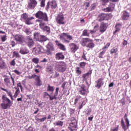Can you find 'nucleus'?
Instances as JSON below:
<instances>
[{
    "label": "nucleus",
    "instance_id": "obj_4",
    "mask_svg": "<svg viewBox=\"0 0 131 131\" xmlns=\"http://www.w3.org/2000/svg\"><path fill=\"white\" fill-rule=\"evenodd\" d=\"M35 17L38 19H42L44 21H49V18L47 13L42 12V11H39L35 14Z\"/></svg>",
    "mask_w": 131,
    "mask_h": 131
},
{
    "label": "nucleus",
    "instance_id": "obj_26",
    "mask_svg": "<svg viewBox=\"0 0 131 131\" xmlns=\"http://www.w3.org/2000/svg\"><path fill=\"white\" fill-rule=\"evenodd\" d=\"M86 47L89 49H93V48H95V43L93 41V39H91V41L89 42Z\"/></svg>",
    "mask_w": 131,
    "mask_h": 131
},
{
    "label": "nucleus",
    "instance_id": "obj_32",
    "mask_svg": "<svg viewBox=\"0 0 131 131\" xmlns=\"http://www.w3.org/2000/svg\"><path fill=\"white\" fill-rule=\"evenodd\" d=\"M59 92V88H56L55 90V92L54 93V96H52L53 100H57V96H58Z\"/></svg>",
    "mask_w": 131,
    "mask_h": 131
},
{
    "label": "nucleus",
    "instance_id": "obj_39",
    "mask_svg": "<svg viewBox=\"0 0 131 131\" xmlns=\"http://www.w3.org/2000/svg\"><path fill=\"white\" fill-rule=\"evenodd\" d=\"M98 28H99V25H96L94 28V30H90V33H91V34H94V33H95V32H96V30H98Z\"/></svg>",
    "mask_w": 131,
    "mask_h": 131
},
{
    "label": "nucleus",
    "instance_id": "obj_17",
    "mask_svg": "<svg viewBox=\"0 0 131 131\" xmlns=\"http://www.w3.org/2000/svg\"><path fill=\"white\" fill-rule=\"evenodd\" d=\"M107 27H108V26L106 24L102 23L100 26V29L99 31L101 33H104L105 31H106V30L107 29Z\"/></svg>",
    "mask_w": 131,
    "mask_h": 131
},
{
    "label": "nucleus",
    "instance_id": "obj_29",
    "mask_svg": "<svg viewBox=\"0 0 131 131\" xmlns=\"http://www.w3.org/2000/svg\"><path fill=\"white\" fill-rule=\"evenodd\" d=\"M57 7H58V5L56 3V1L53 0L51 2V9L55 10V9H56V8H57Z\"/></svg>",
    "mask_w": 131,
    "mask_h": 131
},
{
    "label": "nucleus",
    "instance_id": "obj_56",
    "mask_svg": "<svg viewBox=\"0 0 131 131\" xmlns=\"http://www.w3.org/2000/svg\"><path fill=\"white\" fill-rule=\"evenodd\" d=\"M25 32L27 33V34L29 35L31 33V31L30 29H26L25 30Z\"/></svg>",
    "mask_w": 131,
    "mask_h": 131
},
{
    "label": "nucleus",
    "instance_id": "obj_62",
    "mask_svg": "<svg viewBox=\"0 0 131 131\" xmlns=\"http://www.w3.org/2000/svg\"><path fill=\"white\" fill-rule=\"evenodd\" d=\"M26 131H34L33 130V127L30 126L28 127V128L26 129Z\"/></svg>",
    "mask_w": 131,
    "mask_h": 131
},
{
    "label": "nucleus",
    "instance_id": "obj_30",
    "mask_svg": "<svg viewBox=\"0 0 131 131\" xmlns=\"http://www.w3.org/2000/svg\"><path fill=\"white\" fill-rule=\"evenodd\" d=\"M48 97H49V99H50V101H53V100H54L53 96H51L47 92H44L43 93V98H48Z\"/></svg>",
    "mask_w": 131,
    "mask_h": 131
},
{
    "label": "nucleus",
    "instance_id": "obj_7",
    "mask_svg": "<svg viewBox=\"0 0 131 131\" xmlns=\"http://www.w3.org/2000/svg\"><path fill=\"white\" fill-rule=\"evenodd\" d=\"M33 52L34 55L41 54L42 53H43V48H42L40 45H39L37 47L33 48Z\"/></svg>",
    "mask_w": 131,
    "mask_h": 131
},
{
    "label": "nucleus",
    "instance_id": "obj_34",
    "mask_svg": "<svg viewBox=\"0 0 131 131\" xmlns=\"http://www.w3.org/2000/svg\"><path fill=\"white\" fill-rule=\"evenodd\" d=\"M1 90H2V91H4V92H6L8 96H9L10 97L13 96V95H12V92H11V91L9 92L7 89L3 88L2 87H1Z\"/></svg>",
    "mask_w": 131,
    "mask_h": 131
},
{
    "label": "nucleus",
    "instance_id": "obj_40",
    "mask_svg": "<svg viewBox=\"0 0 131 131\" xmlns=\"http://www.w3.org/2000/svg\"><path fill=\"white\" fill-rule=\"evenodd\" d=\"M82 35L83 36H90V33L88 32V30H84L83 31Z\"/></svg>",
    "mask_w": 131,
    "mask_h": 131
},
{
    "label": "nucleus",
    "instance_id": "obj_50",
    "mask_svg": "<svg viewBox=\"0 0 131 131\" xmlns=\"http://www.w3.org/2000/svg\"><path fill=\"white\" fill-rule=\"evenodd\" d=\"M36 82H37L36 85H37V86H40V85H41L42 84V83L41 82V81L40 80V79H39V80H37V81H36Z\"/></svg>",
    "mask_w": 131,
    "mask_h": 131
},
{
    "label": "nucleus",
    "instance_id": "obj_28",
    "mask_svg": "<svg viewBox=\"0 0 131 131\" xmlns=\"http://www.w3.org/2000/svg\"><path fill=\"white\" fill-rule=\"evenodd\" d=\"M47 48L48 50L49 51H54V45H53V43L52 42H49L47 46Z\"/></svg>",
    "mask_w": 131,
    "mask_h": 131
},
{
    "label": "nucleus",
    "instance_id": "obj_53",
    "mask_svg": "<svg viewBox=\"0 0 131 131\" xmlns=\"http://www.w3.org/2000/svg\"><path fill=\"white\" fill-rule=\"evenodd\" d=\"M33 77L35 81H36L37 80H38L39 79H40V76H37L35 74Z\"/></svg>",
    "mask_w": 131,
    "mask_h": 131
},
{
    "label": "nucleus",
    "instance_id": "obj_59",
    "mask_svg": "<svg viewBox=\"0 0 131 131\" xmlns=\"http://www.w3.org/2000/svg\"><path fill=\"white\" fill-rule=\"evenodd\" d=\"M15 60H16V59H14L10 62V65H11V66H15L16 65V62L15 61Z\"/></svg>",
    "mask_w": 131,
    "mask_h": 131
},
{
    "label": "nucleus",
    "instance_id": "obj_18",
    "mask_svg": "<svg viewBox=\"0 0 131 131\" xmlns=\"http://www.w3.org/2000/svg\"><path fill=\"white\" fill-rule=\"evenodd\" d=\"M92 71L93 70H91L89 71L88 73L85 74H83L82 75L83 79V80H85V81H86V83H87V84H88V81H86V79H88V78H89V76H90V75L92 74Z\"/></svg>",
    "mask_w": 131,
    "mask_h": 131
},
{
    "label": "nucleus",
    "instance_id": "obj_48",
    "mask_svg": "<svg viewBox=\"0 0 131 131\" xmlns=\"http://www.w3.org/2000/svg\"><path fill=\"white\" fill-rule=\"evenodd\" d=\"M13 56L14 57H16V58H20L21 56H20V54H19V53L16 52V51H14L13 52Z\"/></svg>",
    "mask_w": 131,
    "mask_h": 131
},
{
    "label": "nucleus",
    "instance_id": "obj_61",
    "mask_svg": "<svg viewBox=\"0 0 131 131\" xmlns=\"http://www.w3.org/2000/svg\"><path fill=\"white\" fill-rule=\"evenodd\" d=\"M69 111H70V114L72 115V114H73V113H74V112H75V110L72 109V108H70Z\"/></svg>",
    "mask_w": 131,
    "mask_h": 131
},
{
    "label": "nucleus",
    "instance_id": "obj_36",
    "mask_svg": "<svg viewBox=\"0 0 131 131\" xmlns=\"http://www.w3.org/2000/svg\"><path fill=\"white\" fill-rule=\"evenodd\" d=\"M54 125H55V126H63V122L58 121L57 122L54 123Z\"/></svg>",
    "mask_w": 131,
    "mask_h": 131
},
{
    "label": "nucleus",
    "instance_id": "obj_6",
    "mask_svg": "<svg viewBox=\"0 0 131 131\" xmlns=\"http://www.w3.org/2000/svg\"><path fill=\"white\" fill-rule=\"evenodd\" d=\"M56 21L57 23L60 25H64V24H65V22H64V15H63V13H60L58 14L56 17Z\"/></svg>",
    "mask_w": 131,
    "mask_h": 131
},
{
    "label": "nucleus",
    "instance_id": "obj_10",
    "mask_svg": "<svg viewBox=\"0 0 131 131\" xmlns=\"http://www.w3.org/2000/svg\"><path fill=\"white\" fill-rule=\"evenodd\" d=\"M68 128L70 131L77 130V122L75 121V122H72L70 124V126Z\"/></svg>",
    "mask_w": 131,
    "mask_h": 131
},
{
    "label": "nucleus",
    "instance_id": "obj_41",
    "mask_svg": "<svg viewBox=\"0 0 131 131\" xmlns=\"http://www.w3.org/2000/svg\"><path fill=\"white\" fill-rule=\"evenodd\" d=\"M105 52L106 51L103 50L102 51L100 52L99 53L98 57L103 59V58H104L103 56H104V55H105Z\"/></svg>",
    "mask_w": 131,
    "mask_h": 131
},
{
    "label": "nucleus",
    "instance_id": "obj_33",
    "mask_svg": "<svg viewBox=\"0 0 131 131\" xmlns=\"http://www.w3.org/2000/svg\"><path fill=\"white\" fill-rule=\"evenodd\" d=\"M55 91V88L54 86H50V84L48 85L47 87V92H51V93L54 92Z\"/></svg>",
    "mask_w": 131,
    "mask_h": 131
},
{
    "label": "nucleus",
    "instance_id": "obj_24",
    "mask_svg": "<svg viewBox=\"0 0 131 131\" xmlns=\"http://www.w3.org/2000/svg\"><path fill=\"white\" fill-rule=\"evenodd\" d=\"M55 43L56 44V46H57L60 50H62V51H65V50H66V48H65V46L62 43H60L59 41L56 40Z\"/></svg>",
    "mask_w": 131,
    "mask_h": 131
},
{
    "label": "nucleus",
    "instance_id": "obj_8",
    "mask_svg": "<svg viewBox=\"0 0 131 131\" xmlns=\"http://www.w3.org/2000/svg\"><path fill=\"white\" fill-rule=\"evenodd\" d=\"M29 2L28 4L27 8L28 9H33L37 5V2L36 0H29Z\"/></svg>",
    "mask_w": 131,
    "mask_h": 131
},
{
    "label": "nucleus",
    "instance_id": "obj_27",
    "mask_svg": "<svg viewBox=\"0 0 131 131\" xmlns=\"http://www.w3.org/2000/svg\"><path fill=\"white\" fill-rule=\"evenodd\" d=\"M122 18L123 20H127L129 18V13L126 11H124Z\"/></svg>",
    "mask_w": 131,
    "mask_h": 131
},
{
    "label": "nucleus",
    "instance_id": "obj_46",
    "mask_svg": "<svg viewBox=\"0 0 131 131\" xmlns=\"http://www.w3.org/2000/svg\"><path fill=\"white\" fill-rule=\"evenodd\" d=\"M118 51V50L117 49V48H113L111 50L110 53L111 54H116V53H117Z\"/></svg>",
    "mask_w": 131,
    "mask_h": 131
},
{
    "label": "nucleus",
    "instance_id": "obj_35",
    "mask_svg": "<svg viewBox=\"0 0 131 131\" xmlns=\"http://www.w3.org/2000/svg\"><path fill=\"white\" fill-rule=\"evenodd\" d=\"M46 119H47V117H44L42 118L39 119L37 117H36L35 118V120H36V121H37V122H43V121H45V120H46Z\"/></svg>",
    "mask_w": 131,
    "mask_h": 131
},
{
    "label": "nucleus",
    "instance_id": "obj_45",
    "mask_svg": "<svg viewBox=\"0 0 131 131\" xmlns=\"http://www.w3.org/2000/svg\"><path fill=\"white\" fill-rule=\"evenodd\" d=\"M40 38L41 41H46V40H48V38L43 35H41Z\"/></svg>",
    "mask_w": 131,
    "mask_h": 131
},
{
    "label": "nucleus",
    "instance_id": "obj_42",
    "mask_svg": "<svg viewBox=\"0 0 131 131\" xmlns=\"http://www.w3.org/2000/svg\"><path fill=\"white\" fill-rule=\"evenodd\" d=\"M112 18V14L110 13L105 14V20H109Z\"/></svg>",
    "mask_w": 131,
    "mask_h": 131
},
{
    "label": "nucleus",
    "instance_id": "obj_44",
    "mask_svg": "<svg viewBox=\"0 0 131 131\" xmlns=\"http://www.w3.org/2000/svg\"><path fill=\"white\" fill-rule=\"evenodd\" d=\"M40 36H41V35L38 32H36L34 33V37L35 38H39V37L40 38Z\"/></svg>",
    "mask_w": 131,
    "mask_h": 131
},
{
    "label": "nucleus",
    "instance_id": "obj_23",
    "mask_svg": "<svg viewBox=\"0 0 131 131\" xmlns=\"http://www.w3.org/2000/svg\"><path fill=\"white\" fill-rule=\"evenodd\" d=\"M105 17H106V14L101 13L98 15L97 17V20H98L99 22H101V21H104V20H105Z\"/></svg>",
    "mask_w": 131,
    "mask_h": 131
},
{
    "label": "nucleus",
    "instance_id": "obj_19",
    "mask_svg": "<svg viewBox=\"0 0 131 131\" xmlns=\"http://www.w3.org/2000/svg\"><path fill=\"white\" fill-rule=\"evenodd\" d=\"M97 84L95 85V88H97L98 89H100L101 86L104 84V82H103V79L102 78H99L98 80L96 81Z\"/></svg>",
    "mask_w": 131,
    "mask_h": 131
},
{
    "label": "nucleus",
    "instance_id": "obj_14",
    "mask_svg": "<svg viewBox=\"0 0 131 131\" xmlns=\"http://www.w3.org/2000/svg\"><path fill=\"white\" fill-rule=\"evenodd\" d=\"M14 38L15 40L19 42V43H23V42H24V37L21 35L17 34L15 35Z\"/></svg>",
    "mask_w": 131,
    "mask_h": 131
},
{
    "label": "nucleus",
    "instance_id": "obj_16",
    "mask_svg": "<svg viewBox=\"0 0 131 131\" xmlns=\"http://www.w3.org/2000/svg\"><path fill=\"white\" fill-rule=\"evenodd\" d=\"M70 50L72 53H75L78 50V47L74 43H71L69 45Z\"/></svg>",
    "mask_w": 131,
    "mask_h": 131
},
{
    "label": "nucleus",
    "instance_id": "obj_11",
    "mask_svg": "<svg viewBox=\"0 0 131 131\" xmlns=\"http://www.w3.org/2000/svg\"><path fill=\"white\" fill-rule=\"evenodd\" d=\"M26 44L29 48H32L34 46V41L32 39V38L30 36H27L26 37Z\"/></svg>",
    "mask_w": 131,
    "mask_h": 131
},
{
    "label": "nucleus",
    "instance_id": "obj_47",
    "mask_svg": "<svg viewBox=\"0 0 131 131\" xmlns=\"http://www.w3.org/2000/svg\"><path fill=\"white\" fill-rule=\"evenodd\" d=\"M83 6L85 7V10H88V8L90 7V3L84 2L83 4Z\"/></svg>",
    "mask_w": 131,
    "mask_h": 131
},
{
    "label": "nucleus",
    "instance_id": "obj_49",
    "mask_svg": "<svg viewBox=\"0 0 131 131\" xmlns=\"http://www.w3.org/2000/svg\"><path fill=\"white\" fill-rule=\"evenodd\" d=\"M96 7H97V4L96 3L93 4L91 6L90 11L95 10V9H96Z\"/></svg>",
    "mask_w": 131,
    "mask_h": 131
},
{
    "label": "nucleus",
    "instance_id": "obj_58",
    "mask_svg": "<svg viewBox=\"0 0 131 131\" xmlns=\"http://www.w3.org/2000/svg\"><path fill=\"white\" fill-rule=\"evenodd\" d=\"M102 6H105V4L106 3H109V0H101Z\"/></svg>",
    "mask_w": 131,
    "mask_h": 131
},
{
    "label": "nucleus",
    "instance_id": "obj_43",
    "mask_svg": "<svg viewBox=\"0 0 131 131\" xmlns=\"http://www.w3.org/2000/svg\"><path fill=\"white\" fill-rule=\"evenodd\" d=\"M4 80L7 85H9V84L11 83V82L10 81V79H9V78L8 77L4 78Z\"/></svg>",
    "mask_w": 131,
    "mask_h": 131
},
{
    "label": "nucleus",
    "instance_id": "obj_52",
    "mask_svg": "<svg viewBox=\"0 0 131 131\" xmlns=\"http://www.w3.org/2000/svg\"><path fill=\"white\" fill-rule=\"evenodd\" d=\"M45 3H46V0H41V1L40 7L41 8H43V7H45V6H46Z\"/></svg>",
    "mask_w": 131,
    "mask_h": 131
},
{
    "label": "nucleus",
    "instance_id": "obj_57",
    "mask_svg": "<svg viewBox=\"0 0 131 131\" xmlns=\"http://www.w3.org/2000/svg\"><path fill=\"white\" fill-rule=\"evenodd\" d=\"M86 63L84 62H81L80 63V66L81 68H84V67H85V65H86Z\"/></svg>",
    "mask_w": 131,
    "mask_h": 131
},
{
    "label": "nucleus",
    "instance_id": "obj_63",
    "mask_svg": "<svg viewBox=\"0 0 131 131\" xmlns=\"http://www.w3.org/2000/svg\"><path fill=\"white\" fill-rule=\"evenodd\" d=\"M10 43L13 48L16 46V43L14 41H10Z\"/></svg>",
    "mask_w": 131,
    "mask_h": 131
},
{
    "label": "nucleus",
    "instance_id": "obj_21",
    "mask_svg": "<svg viewBox=\"0 0 131 131\" xmlns=\"http://www.w3.org/2000/svg\"><path fill=\"white\" fill-rule=\"evenodd\" d=\"M55 58L56 60H64V58L65 57L64 56V55H63L62 53H57L55 55Z\"/></svg>",
    "mask_w": 131,
    "mask_h": 131
},
{
    "label": "nucleus",
    "instance_id": "obj_22",
    "mask_svg": "<svg viewBox=\"0 0 131 131\" xmlns=\"http://www.w3.org/2000/svg\"><path fill=\"white\" fill-rule=\"evenodd\" d=\"M19 53L21 55H26L29 53V50L26 47H23L20 49Z\"/></svg>",
    "mask_w": 131,
    "mask_h": 131
},
{
    "label": "nucleus",
    "instance_id": "obj_5",
    "mask_svg": "<svg viewBox=\"0 0 131 131\" xmlns=\"http://www.w3.org/2000/svg\"><path fill=\"white\" fill-rule=\"evenodd\" d=\"M124 118L125 120V122L127 126H125V123H124V121L123 120V119H121V124L123 129H124V130H126V129H127L129 126V121L128 120V118H127V115L126 114H125L124 116Z\"/></svg>",
    "mask_w": 131,
    "mask_h": 131
},
{
    "label": "nucleus",
    "instance_id": "obj_12",
    "mask_svg": "<svg viewBox=\"0 0 131 131\" xmlns=\"http://www.w3.org/2000/svg\"><path fill=\"white\" fill-rule=\"evenodd\" d=\"M79 94L80 95H82V96H85L88 94V90L85 89V85H81L80 86V90L79 91Z\"/></svg>",
    "mask_w": 131,
    "mask_h": 131
},
{
    "label": "nucleus",
    "instance_id": "obj_3",
    "mask_svg": "<svg viewBox=\"0 0 131 131\" xmlns=\"http://www.w3.org/2000/svg\"><path fill=\"white\" fill-rule=\"evenodd\" d=\"M55 67L57 69L59 72L63 73L64 72V71H66V64L63 61L57 62Z\"/></svg>",
    "mask_w": 131,
    "mask_h": 131
},
{
    "label": "nucleus",
    "instance_id": "obj_64",
    "mask_svg": "<svg viewBox=\"0 0 131 131\" xmlns=\"http://www.w3.org/2000/svg\"><path fill=\"white\" fill-rule=\"evenodd\" d=\"M109 47H110V43H107L106 46H105L102 48V50H104V49H107V48H109Z\"/></svg>",
    "mask_w": 131,
    "mask_h": 131
},
{
    "label": "nucleus",
    "instance_id": "obj_2",
    "mask_svg": "<svg viewBox=\"0 0 131 131\" xmlns=\"http://www.w3.org/2000/svg\"><path fill=\"white\" fill-rule=\"evenodd\" d=\"M33 19H34L33 16L29 17L28 15L26 13H24L21 16V20H22V21H25V24H27V25H30L32 24L31 20H33Z\"/></svg>",
    "mask_w": 131,
    "mask_h": 131
},
{
    "label": "nucleus",
    "instance_id": "obj_38",
    "mask_svg": "<svg viewBox=\"0 0 131 131\" xmlns=\"http://www.w3.org/2000/svg\"><path fill=\"white\" fill-rule=\"evenodd\" d=\"M32 62L35 64H38L39 63V58L37 57H35L32 58Z\"/></svg>",
    "mask_w": 131,
    "mask_h": 131
},
{
    "label": "nucleus",
    "instance_id": "obj_20",
    "mask_svg": "<svg viewBox=\"0 0 131 131\" xmlns=\"http://www.w3.org/2000/svg\"><path fill=\"white\" fill-rule=\"evenodd\" d=\"M67 36V34L65 33H63L61 34L60 35V39H62V40H63V41L64 42H67V43H69L70 42V41L66 39Z\"/></svg>",
    "mask_w": 131,
    "mask_h": 131
},
{
    "label": "nucleus",
    "instance_id": "obj_15",
    "mask_svg": "<svg viewBox=\"0 0 131 131\" xmlns=\"http://www.w3.org/2000/svg\"><path fill=\"white\" fill-rule=\"evenodd\" d=\"M114 8H115V4L113 3H110V6L106 8H104L103 11L104 12H113L114 10Z\"/></svg>",
    "mask_w": 131,
    "mask_h": 131
},
{
    "label": "nucleus",
    "instance_id": "obj_37",
    "mask_svg": "<svg viewBox=\"0 0 131 131\" xmlns=\"http://www.w3.org/2000/svg\"><path fill=\"white\" fill-rule=\"evenodd\" d=\"M16 91L15 92L13 97L16 99L18 96V95L20 94V89L19 88H15Z\"/></svg>",
    "mask_w": 131,
    "mask_h": 131
},
{
    "label": "nucleus",
    "instance_id": "obj_9",
    "mask_svg": "<svg viewBox=\"0 0 131 131\" xmlns=\"http://www.w3.org/2000/svg\"><path fill=\"white\" fill-rule=\"evenodd\" d=\"M40 27L43 32H45L46 34H49L51 33V28L47 26H44L43 24H40Z\"/></svg>",
    "mask_w": 131,
    "mask_h": 131
},
{
    "label": "nucleus",
    "instance_id": "obj_13",
    "mask_svg": "<svg viewBox=\"0 0 131 131\" xmlns=\"http://www.w3.org/2000/svg\"><path fill=\"white\" fill-rule=\"evenodd\" d=\"M90 41H92V39L89 38H83L80 41V43L82 47H86Z\"/></svg>",
    "mask_w": 131,
    "mask_h": 131
},
{
    "label": "nucleus",
    "instance_id": "obj_55",
    "mask_svg": "<svg viewBox=\"0 0 131 131\" xmlns=\"http://www.w3.org/2000/svg\"><path fill=\"white\" fill-rule=\"evenodd\" d=\"M121 24H117L115 26L116 29H119V30H120V28L121 27Z\"/></svg>",
    "mask_w": 131,
    "mask_h": 131
},
{
    "label": "nucleus",
    "instance_id": "obj_31",
    "mask_svg": "<svg viewBox=\"0 0 131 131\" xmlns=\"http://www.w3.org/2000/svg\"><path fill=\"white\" fill-rule=\"evenodd\" d=\"M47 72L49 73V74H52V73H53V71H54V69L53 68V67H52V66H48L47 68Z\"/></svg>",
    "mask_w": 131,
    "mask_h": 131
},
{
    "label": "nucleus",
    "instance_id": "obj_54",
    "mask_svg": "<svg viewBox=\"0 0 131 131\" xmlns=\"http://www.w3.org/2000/svg\"><path fill=\"white\" fill-rule=\"evenodd\" d=\"M76 71L77 74H78V75H80V74H81V71L79 70V67L76 68Z\"/></svg>",
    "mask_w": 131,
    "mask_h": 131
},
{
    "label": "nucleus",
    "instance_id": "obj_51",
    "mask_svg": "<svg viewBox=\"0 0 131 131\" xmlns=\"http://www.w3.org/2000/svg\"><path fill=\"white\" fill-rule=\"evenodd\" d=\"M1 40L3 42H5L6 40H7V35H4L2 37H1Z\"/></svg>",
    "mask_w": 131,
    "mask_h": 131
},
{
    "label": "nucleus",
    "instance_id": "obj_1",
    "mask_svg": "<svg viewBox=\"0 0 131 131\" xmlns=\"http://www.w3.org/2000/svg\"><path fill=\"white\" fill-rule=\"evenodd\" d=\"M1 106L2 109L6 110L8 108H10L12 106V102L11 100L8 98L7 97H5V95L2 96V103H1Z\"/></svg>",
    "mask_w": 131,
    "mask_h": 131
},
{
    "label": "nucleus",
    "instance_id": "obj_25",
    "mask_svg": "<svg viewBox=\"0 0 131 131\" xmlns=\"http://www.w3.org/2000/svg\"><path fill=\"white\" fill-rule=\"evenodd\" d=\"M4 68H6V62L0 57V69H4Z\"/></svg>",
    "mask_w": 131,
    "mask_h": 131
},
{
    "label": "nucleus",
    "instance_id": "obj_60",
    "mask_svg": "<svg viewBox=\"0 0 131 131\" xmlns=\"http://www.w3.org/2000/svg\"><path fill=\"white\" fill-rule=\"evenodd\" d=\"M67 38L68 39H69V40H72V39L73 38V37H72V36L68 35L67 34Z\"/></svg>",
    "mask_w": 131,
    "mask_h": 131
}]
</instances>
